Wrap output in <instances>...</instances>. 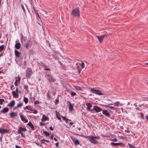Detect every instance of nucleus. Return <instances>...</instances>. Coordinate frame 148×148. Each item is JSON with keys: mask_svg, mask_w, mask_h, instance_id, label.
Returning <instances> with one entry per match:
<instances>
[{"mask_svg": "<svg viewBox=\"0 0 148 148\" xmlns=\"http://www.w3.org/2000/svg\"><path fill=\"white\" fill-rule=\"evenodd\" d=\"M46 77L49 83L51 82H55L56 81V79L54 78L53 76L49 74H48L46 75Z\"/></svg>", "mask_w": 148, "mask_h": 148, "instance_id": "obj_1", "label": "nucleus"}, {"mask_svg": "<svg viewBox=\"0 0 148 148\" xmlns=\"http://www.w3.org/2000/svg\"><path fill=\"white\" fill-rule=\"evenodd\" d=\"M90 92L96 94L98 95H103V94L101 92V91L95 89L94 88H90Z\"/></svg>", "mask_w": 148, "mask_h": 148, "instance_id": "obj_2", "label": "nucleus"}, {"mask_svg": "<svg viewBox=\"0 0 148 148\" xmlns=\"http://www.w3.org/2000/svg\"><path fill=\"white\" fill-rule=\"evenodd\" d=\"M93 137V138H91L90 139H89V141L91 143L94 144H97V142L95 139H99L100 137L99 136H92Z\"/></svg>", "mask_w": 148, "mask_h": 148, "instance_id": "obj_3", "label": "nucleus"}, {"mask_svg": "<svg viewBox=\"0 0 148 148\" xmlns=\"http://www.w3.org/2000/svg\"><path fill=\"white\" fill-rule=\"evenodd\" d=\"M79 11L78 8H77L73 10L72 11V14L74 16H79Z\"/></svg>", "mask_w": 148, "mask_h": 148, "instance_id": "obj_4", "label": "nucleus"}, {"mask_svg": "<svg viewBox=\"0 0 148 148\" xmlns=\"http://www.w3.org/2000/svg\"><path fill=\"white\" fill-rule=\"evenodd\" d=\"M32 73L33 71L32 69L29 68H28L26 70L27 77L28 78H30Z\"/></svg>", "mask_w": 148, "mask_h": 148, "instance_id": "obj_5", "label": "nucleus"}, {"mask_svg": "<svg viewBox=\"0 0 148 148\" xmlns=\"http://www.w3.org/2000/svg\"><path fill=\"white\" fill-rule=\"evenodd\" d=\"M27 131V129L25 128L22 127H19L17 130V133L18 134H20L22 132H25Z\"/></svg>", "mask_w": 148, "mask_h": 148, "instance_id": "obj_6", "label": "nucleus"}, {"mask_svg": "<svg viewBox=\"0 0 148 148\" xmlns=\"http://www.w3.org/2000/svg\"><path fill=\"white\" fill-rule=\"evenodd\" d=\"M106 36V35L104 34L100 36H96V37L98 38L99 42L101 43L102 42L104 38Z\"/></svg>", "mask_w": 148, "mask_h": 148, "instance_id": "obj_7", "label": "nucleus"}, {"mask_svg": "<svg viewBox=\"0 0 148 148\" xmlns=\"http://www.w3.org/2000/svg\"><path fill=\"white\" fill-rule=\"evenodd\" d=\"M93 110L96 112H99L102 111V110L97 106H94L93 108Z\"/></svg>", "mask_w": 148, "mask_h": 148, "instance_id": "obj_8", "label": "nucleus"}, {"mask_svg": "<svg viewBox=\"0 0 148 148\" xmlns=\"http://www.w3.org/2000/svg\"><path fill=\"white\" fill-rule=\"evenodd\" d=\"M27 39V38L24 36L22 34H21V41L22 44L23 45L24 42L26 41Z\"/></svg>", "mask_w": 148, "mask_h": 148, "instance_id": "obj_9", "label": "nucleus"}, {"mask_svg": "<svg viewBox=\"0 0 148 148\" xmlns=\"http://www.w3.org/2000/svg\"><path fill=\"white\" fill-rule=\"evenodd\" d=\"M68 104V106H69V110L70 111H72L73 110V105L72 104L70 101H68L67 102Z\"/></svg>", "mask_w": 148, "mask_h": 148, "instance_id": "obj_10", "label": "nucleus"}, {"mask_svg": "<svg viewBox=\"0 0 148 148\" xmlns=\"http://www.w3.org/2000/svg\"><path fill=\"white\" fill-rule=\"evenodd\" d=\"M71 139L73 142L74 143L75 145H77L79 144V140L75 139V138H71Z\"/></svg>", "mask_w": 148, "mask_h": 148, "instance_id": "obj_11", "label": "nucleus"}, {"mask_svg": "<svg viewBox=\"0 0 148 148\" xmlns=\"http://www.w3.org/2000/svg\"><path fill=\"white\" fill-rule=\"evenodd\" d=\"M9 131L6 129H0V133L2 134L7 133Z\"/></svg>", "mask_w": 148, "mask_h": 148, "instance_id": "obj_12", "label": "nucleus"}, {"mask_svg": "<svg viewBox=\"0 0 148 148\" xmlns=\"http://www.w3.org/2000/svg\"><path fill=\"white\" fill-rule=\"evenodd\" d=\"M111 144L113 146H118L119 145L121 146L123 145V143H115L113 142H111Z\"/></svg>", "mask_w": 148, "mask_h": 148, "instance_id": "obj_13", "label": "nucleus"}, {"mask_svg": "<svg viewBox=\"0 0 148 148\" xmlns=\"http://www.w3.org/2000/svg\"><path fill=\"white\" fill-rule=\"evenodd\" d=\"M102 111L103 114L106 115V116L110 117V114L107 110H103Z\"/></svg>", "mask_w": 148, "mask_h": 148, "instance_id": "obj_14", "label": "nucleus"}, {"mask_svg": "<svg viewBox=\"0 0 148 148\" xmlns=\"http://www.w3.org/2000/svg\"><path fill=\"white\" fill-rule=\"evenodd\" d=\"M20 118L22 121L25 123H27L28 122V120L26 119L22 115H20Z\"/></svg>", "mask_w": 148, "mask_h": 148, "instance_id": "obj_15", "label": "nucleus"}, {"mask_svg": "<svg viewBox=\"0 0 148 148\" xmlns=\"http://www.w3.org/2000/svg\"><path fill=\"white\" fill-rule=\"evenodd\" d=\"M13 96L15 98H17L19 97L18 93L16 92L15 91H13L12 92Z\"/></svg>", "mask_w": 148, "mask_h": 148, "instance_id": "obj_16", "label": "nucleus"}, {"mask_svg": "<svg viewBox=\"0 0 148 148\" xmlns=\"http://www.w3.org/2000/svg\"><path fill=\"white\" fill-rule=\"evenodd\" d=\"M27 125L30 127L31 129L32 130H34V127L31 122L29 121V122L27 124Z\"/></svg>", "mask_w": 148, "mask_h": 148, "instance_id": "obj_17", "label": "nucleus"}, {"mask_svg": "<svg viewBox=\"0 0 148 148\" xmlns=\"http://www.w3.org/2000/svg\"><path fill=\"white\" fill-rule=\"evenodd\" d=\"M15 104V101L14 100H12L11 101L8 105V106L12 107L14 106Z\"/></svg>", "mask_w": 148, "mask_h": 148, "instance_id": "obj_18", "label": "nucleus"}, {"mask_svg": "<svg viewBox=\"0 0 148 148\" xmlns=\"http://www.w3.org/2000/svg\"><path fill=\"white\" fill-rule=\"evenodd\" d=\"M20 79L21 78L19 77H18V79L17 77L16 78L15 82L14 83V85L16 86H18V83H19L20 82Z\"/></svg>", "mask_w": 148, "mask_h": 148, "instance_id": "obj_19", "label": "nucleus"}, {"mask_svg": "<svg viewBox=\"0 0 148 148\" xmlns=\"http://www.w3.org/2000/svg\"><path fill=\"white\" fill-rule=\"evenodd\" d=\"M30 41H28L25 44L24 46L26 49H28L30 45Z\"/></svg>", "mask_w": 148, "mask_h": 148, "instance_id": "obj_20", "label": "nucleus"}, {"mask_svg": "<svg viewBox=\"0 0 148 148\" xmlns=\"http://www.w3.org/2000/svg\"><path fill=\"white\" fill-rule=\"evenodd\" d=\"M21 45L19 42L16 43L15 45V47L17 49H19L21 47Z\"/></svg>", "mask_w": 148, "mask_h": 148, "instance_id": "obj_21", "label": "nucleus"}, {"mask_svg": "<svg viewBox=\"0 0 148 148\" xmlns=\"http://www.w3.org/2000/svg\"><path fill=\"white\" fill-rule=\"evenodd\" d=\"M55 113L57 118L59 120H61V119L60 117V114L59 112H58L57 111H55Z\"/></svg>", "mask_w": 148, "mask_h": 148, "instance_id": "obj_22", "label": "nucleus"}, {"mask_svg": "<svg viewBox=\"0 0 148 148\" xmlns=\"http://www.w3.org/2000/svg\"><path fill=\"white\" fill-rule=\"evenodd\" d=\"M9 109L7 108H4L1 112L3 113H6L8 111Z\"/></svg>", "mask_w": 148, "mask_h": 148, "instance_id": "obj_23", "label": "nucleus"}, {"mask_svg": "<svg viewBox=\"0 0 148 148\" xmlns=\"http://www.w3.org/2000/svg\"><path fill=\"white\" fill-rule=\"evenodd\" d=\"M86 105L87 106V109L88 110L90 109V108L92 107V106L91 105L90 103H86Z\"/></svg>", "mask_w": 148, "mask_h": 148, "instance_id": "obj_24", "label": "nucleus"}, {"mask_svg": "<svg viewBox=\"0 0 148 148\" xmlns=\"http://www.w3.org/2000/svg\"><path fill=\"white\" fill-rule=\"evenodd\" d=\"M14 51L16 56V57H19L20 56V54L19 52L16 49H15Z\"/></svg>", "mask_w": 148, "mask_h": 148, "instance_id": "obj_25", "label": "nucleus"}, {"mask_svg": "<svg viewBox=\"0 0 148 148\" xmlns=\"http://www.w3.org/2000/svg\"><path fill=\"white\" fill-rule=\"evenodd\" d=\"M47 117L45 115H42V118L41 121H45L47 120Z\"/></svg>", "mask_w": 148, "mask_h": 148, "instance_id": "obj_26", "label": "nucleus"}, {"mask_svg": "<svg viewBox=\"0 0 148 148\" xmlns=\"http://www.w3.org/2000/svg\"><path fill=\"white\" fill-rule=\"evenodd\" d=\"M10 117L12 118H13L14 116H16L17 115V113L14 112H12L10 114Z\"/></svg>", "mask_w": 148, "mask_h": 148, "instance_id": "obj_27", "label": "nucleus"}, {"mask_svg": "<svg viewBox=\"0 0 148 148\" xmlns=\"http://www.w3.org/2000/svg\"><path fill=\"white\" fill-rule=\"evenodd\" d=\"M82 136L85 138H86L88 140H89V139H90L91 138H93V137H92V136H85L84 135H83Z\"/></svg>", "mask_w": 148, "mask_h": 148, "instance_id": "obj_28", "label": "nucleus"}, {"mask_svg": "<svg viewBox=\"0 0 148 148\" xmlns=\"http://www.w3.org/2000/svg\"><path fill=\"white\" fill-rule=\"evenodd\" d=\"M33 8H34V12H35V14L36 15V17H37L38 18L39 17L40 18L38 13V12L37 10H35V8L34 7H33Z\"/></svg>", "mask_w": 148, "mask_h": 148, "instance_id": "obj_29", "label": "nucleus"}, {"mask_svg": "<svg viewBox=\"0 0 148 148\" xmlns=\"http://www.w3.org/2000/svg\"><path fill=\"white\" fill-rule=\"evenodd\" d=\"M73 87L76 89V90H82V88L81 87L76 86H73Z\"/></svg>", "mask_w": 148, "mask_h": 148, "instance_id": "obj_30", "label": "nucleus"}, {"mask_svg": "<svg viewBox=\"0 0 148 148\" xmlns=\"http://www.w3.org/2000/svg\"><path fill=\"white\" fill-rule=\"evenodd\" d=\"M114 105L115 106H119L121 105L119 101H117L114 103Z\"/></svg>", "mask_w": 148, "mask_h": 148, "instance_id": "obj_31", "label": "nucleus"}, {"mask_svg": "<svg viewBox=\"0 0 148 148\" xmlns=\"http://www.w3.org/2000/svg\"><path fill=\"white\" fill-rule=\"evenodd\" d=\"M23 101L25 102V103L26 104L28 102V99L27 98L24 97V99H23Z\"/></svg>", "mask_w": 148, "mask_h": 148, "instance_id": "obj_32", "label": "nucleus"}, {"mask_svg": "<svg viewBox=\"0 0 148 148\" xmlns=\"http://www.w3.org/2000/svg\"><path fill=\"white\" fill-rule=\"evenodd\" d=\"M5 49V46L4 45H2L0 46V52H1L3 50Z\"/></svg>", "mask_w": 148, "mask_h": 148, "instance_id": "obj_33", "label": "nucleus"}, {"mask_svg": "<svg viewBox=\"0 0 148 148\" xmlns=\"http://www.w3.org/2000/svg\"><path fill=\"white\" fill-rule=\"evenodd\" d=\"M26 109H27L28 110H29L30 111H32V109H31V108L29 106H26L25 108H24V109L25 110Z\"/></svg>", "mask_w": 148, "mask_h": 148, "instance_id": "obj_34", "label": "nucleus"}, {"mask_svg": "<svg viewBox=\"0 0 148 148\" xmlns=\"http://www.w3.org/2000/svg\"><path fill=\"white\" fill-rule=\"evenodd\" d=\"M60 116L64 120H65V121H66V120H69V121H71V120L70 119H68L66 118V117L63 116L61 115Z\"/></svg>", "mask_w": 148, "mask_h": 148, "instance_id": "obj_35", "label": "nucleus"}, {"mask_svg": "<svg viewBox=\"0 0 148 148\" xmlns=\"http://www.w3.org/2000/svg\"><path fill=\"white\" fill-rule=\"evenodd\" d=\"M23 106V103H18L17 104V107H18V108H21L22 106Z\"/></svg>", "mask_w": 148, "mask_h": 148, "instance_id": "obj_36", "label": "nucleus"}, {"mask_svg": "<svg viewBox=\"0 0 148 148\" xmlns=\"http://www.w3.org/2000/svg\"><path fill=\"white\" fill-rule=\"evenodd\" d=\"M43 132L44 134H45L47 136H49L50 135L49 133L47 131H44Z\"/></svg>", "mask_w": 148, "mask_h": 148, "instance_id": "obj_37", "label": "nucleus"}, {"mask_svg": "<svg viewBox=\"0 0 148 148\" xmlns=\"http://www.w3.org/2000/svg\"><path fill=\"white\" fill-rule=\"evenodd\" d=\"M59 100L58 97L57 99L56 100L55 102V104L56 105H57L59 103Z\"/></svg>", "mask_w": 148, "mask_h": 148, "instance_id": "obj_38", "label": "nucleus"}, {"mask_svg": "<svg viewBox=\"0 0 148 148\" xmlns=\"http://www.w3.org/2000/svg\"><path fill=\"white\" fill-rule=\"evenodd\" d=\"M24 88L25 89L27 90H28L29 87L27 85H24Z\"/></svg>", "mask_w": 148, "mask_h": 148, "instance_id": "obj_39", "label": "nucleus"}, {"mask_svg": "<svg viewBox=\"0 0 148 148\" xmlns=\"http://www.w3.org/2000/svg\"><path fill=\"white\" fill-rule=\"evenodd\" d=\"M71 96H75L76 95V93L74 92H71Z\"/></svg>", "mask_w": 148, "mask_h": 148, "instance_id": "obj_40", "label": "nucleus"}, {"mask_svg": "<svg viewBox=\"0 0 148 148\" xmlns=\"http://www.w3.org/2000/svg\"><path fill=\"white\" fill-rule=\"evenodd\" d=\"M40 103V102L38 100H36L34 101V104L35 105Z\"/></svg>", "mask_w": 148, "mask_h": 148, "instance_id": "obj_41", "label": "nucleus"}, {"mask_svg": "<svg viewBox=\"0 0 148 148\" xmlns=\"http://www.w3.org/2000/svg\"><path fill=\"white\" fill-rule=\"evenodd\" d=\"M4 100L3 99H0V104H2L3 102L4 101Z\"/></svg>", "mask_w": 148, "mask_h": 148, "instance_id": "obj_42", "label": "nucleus"}, {"mask_svg": "<svg viewBox=\"0 0 148 148\" xmlns=\"http://www.w3.org/2000/svg\"><path fill=\"white\" fill-rule=\"evenodd\" d=\"M128 145L130 148H136L134 146L131 145L130 144H128Z\"/></svg>", "mask_w": 148, "mask_h": 148, "instance_id": "obj_43", "label": "nucleus"}, {"mask_svg": "<svg viewBox=\"0 0 148 148\" xmlns=\"http://www.w3.org/2000/svg\"><path fill=\"white\" fill-rule=\"evenodd\" d=\"M85 64L84 63L82 62L81 63V67L82 68H83L84 67Z\"/></svg>", "mask_w": 148, "mask_h": 148, "instance_id": "obj_44", "label": "nucleus"}, {"mask_svg": "<svg viewBox=\"0 0 148 148\" xmlns=\"http://www.w3.org/2000/svg\"><path fill=\"white\" fill-rule=\"evenodd\" d=\"M32 111H33V113L34 114H36L37 113V111L36 110H33Z\"/></svg>", "mask_w": 148, "mask_h": 148, "instance_id": "obj_45", "label": "nucleus"}, {"mask_svg": "<svg viewBox=\"0 0 148 148\" xmlns=\"http://www.w3.org/2000/svg\"><path fill=\"white\" fill-rule=\"evenodd\" d=\"M109 108L113 110H116V108L112 106H109Z\"/></svg>", "mask_w": 148, "mask_h": 148, "instance_id": "obj_46", "label": "nucleus"}, {"mask_svg": "<svg viewBox=\"0 0 148 148\" xmlns=\"http://www.w3.org/2000/svg\"><path fill=\"white\" fill-rule=\"evenodd\" d=\"M21 5V7H22V9H23V11L24 12H25V9L23 5L22 4Z\"/></svg>", "mask_w": 148, "mask_h": 148, "instance_id": "obj_47", "label": "nucleus"}, {"mask_svg": "<svg viewBox=\"0 0 148 148\" xmlns=\"http://www.w3.org/2000/svg\"><path fill=\"white\" fill-rule=\"evenodd\" d=\"M93 109H90L89 110H88V111H90V112H91L92 113H94L93 112Z\"/></svg>", "mask_w": 148, "mask_h": 148, "instance_id": "obj_48", "label": "nucleus"}, {"mask_svg": "<svg viewBox=\"0 0 148 148\" xmlns=\"http://www.w3.org/2000/svg\"><path fill=\"white\" fill-rule=\"evenodd\" d=\"M20 134H21V135L22 137H25V136L24 135L23 133L21 132V133H20Z\"/></svg>", "mask_w": 148, "mask_h": 148, "instance_id": "obj_49", "label": "nucleus"}, {"mask_svg": "<svg viewBox=\"0 0 148 148\" xmlns=\"http://www.w3.org/2000/svg\"><path fill=\"white\" fill-rule=\"evenodd\" d=\"M49 92H47V97H48L49 99H50V96L49 95Z\"/></svg>", "mask_w": 148, "mask_h": 148, "instance_id": "obj_50", "label": "nucleus"}, {"mask_svg": "<svg viewBox=\"0 0 148 148\" xmlns=\"http://www.w3.org/2000/svg\"><path fill=\"white\" fill-rule=\"evenodd\" d=\"M40 125L41 126H44V123L42 122H40Z\"/></svg>", "mask_w": 148, "mask_h": 148, "instance_id": "obj_51", "label": "nucleus"}, {"mask_svg": "<svg viewBox=\"0 0 148 148\" xmlns=\"http://www.w3.org/2000/svg\"><path fill=\"white\" fill-rule=\"evenodd\" d=\"M16 92H17V93H18L19 92L18 90V88L17 87H16V91H15Z\"/></svg>", "mask_w": 148, "mask_h": 148, "instance_id": "obj_52", "label": "nucleus"}, {"mask_svg": "<svg viewBox=\"0 0 148 148\" xmlns=\"http://www.w3.org/2000/svg\"><path fill=\"white\" fill-rule=\"evenodd\" d=\"M102 106H103L105 107H106V108H109V106H108V105H102Z\"/></svg>", "mask_w": 148, "mask_h": 148, "instance_id": "obj_53", "label": "nucleus"}, {"mask_svg": "<svg viewBox=\"0 0 148 148\" xmlns=\"http://www.w3.org/2000/svg\"><path fill=\"white\" fill-rule=\"evenodd\" d=\"M58 145H59V143H58L57 142V143H56V144H55V145L57 147H58Z\"/></svg>", "mask_w": 148, "mask_h": 148, "instance_id": "obj_54", "label": "nucleus"}, {"mask_svg": "<svg viewBox=\"0 0 148 148\" xmlns=\"http://www.w3.org/2000/svg\"><path fill=\"white\" fill-rule=\"evenodd\" d=\"M125 132H127V133H130V131L129 130H125Z\"/></svg>", "mask_w": 148, "mask_h": 148, "instance_id": "obj_55", "label": "nucleus"}, {"mask_svg": "<svg viewBox=\"0 0 148 148\" xmlns=\"http://www.w3.org/2000/svg\"><path fill=\"white\" fill-rule=\"evenodd\" d=\"M15 147L16 148H21V147L18 146L17 145H15Z\"/></svg>", "mask_w": 148, "mask_h": 148, "instance_id": "obj_56", "label": "nucleus"}, {"mask_svg": "<svg viewBox=\"0 0 148 148\" xmlns=\"http://www.w3.org/2000/svg\"><path fill=\"white\" fill-rule=\"evenodd\" d=\"M77 68V69H78V71L79 72V73H80L81 71V70H79V66H78Z\"/></svg>", "mask_w": 148, "mask_h": 148, "instance_id": "obj_57", "label": "nucleus"}, {"mask_svg": "<svg viewBox=\"0 0 148 148\" xmlns=\"http://www.w3.org/2000/svg\"><path fill=\"white\" fill-rule=\"evenodd\" d=\"M44 69L45 70H47V71H48L50 70V69H48V68H45Z\"/></svg>", "mask_w": 148, "mask_h": 148, "instance_id": "obj_58", "label": "nucleus"}, {"mask_svg": "<svg viewBox=\"0 0 148 148\" xmlns=\"http://www.w3.org/2000/svg\"><path fill=\"white\" fill-rule=\"evenodd\" d=\"M145 118L148 121V114L145 116Z\"/></svg>", "mask_w": 148, "mask_h": 148, "instance_id": "obj_59", "label": "nucleus"}, {"mask_svg": "<svg viewBox=\"0 0 148 148\" xmlns=\"http://www.w3.org/2000/svg\"><path fill=\"white\" fill-rule=\"evenodd\" d=\"M49 129L51 130H53V128L52 127H50L49 128Z\"/></svg>", "mask_w": 148, "mask_h": 148, "instance_id": "obj_60", "label": "nucleus"}, {"mask_svg": "<svg viewBox=\"0 0 148 148\" xmlns=\"http://www.w3.org/2000/svg\"><path fill=\"white\" fill-rule=\"evenodd\" d=\"M26 61H24L23 62L24 65L25 66L26 65Z\"/></svg>", "mask_w": 148, "mask_h": 148, "instance_id": "obj_61", "label": "nucleus"}, {"mask_svg": "<svg viewBox=\"0 0 148 148\" xmlns=\"http://www.w3.org/2000/svg\"><path fill=\"white\" fill-rule=\"evenodd\" d=\"M73 123H72V122H70L69 123V125H70V126H71V125H73Z\"/></svg>", "mask_w": 148, "mask_h": 148, "instance_id": "obj_62", "label": "nucleus"}, {"mask_svg": "<svg viewBox=\"0 0 148 148\" xmlns=\"http://www.w3.org/2000/svg\"><path fill=\"white\" fill-rule=\"evenodd\" d=\"M113 141H117V139L116 138L114 139V140H112Z\"/></svg>", "mask_w": 148, "mask_h": 148, "instance_id": "obj_63", "label": "nucleus"}, {"mask_svg": "<svg viewBox=\"0 0 148 148\" xmlns=\"http://www.w3.org/2000/svg\"><path fill=\"white\" fill-rule=\"evenodd\" d=\"M53 139L54 140H55V141H57V139H56V138H53Z\"/></svg>", "mask_w": 148, "mask_h": 148, "instance_id": "obj_64", "label": "nucleus"}]
</instances>
